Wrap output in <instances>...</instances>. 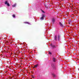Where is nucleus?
<instances>
[{"instance_id":"f257e3e1","label":"nucleus","mask_w":79,"mask_h":79,"mask_svg":"<svg viewBox=\"0 0 79 79\" xmlns=\"http://www.w3.org/2000/svg\"><path fill=\"white\" fill-rule=\"evenodd\" d=\"M51 66L53 69H55V64H52Z\"/></svg>"},{"instance_id":"f03ea898","label":"nucleus","mask_w":79,"mask_h":79,"mask_svg":"<svg viewBox=\"0 0 79 79\" xmlns=\"http://www.w3.org/2000/svg\"><path fill=\"white\" fill-rule=\"evenodd\" d=\"M5 5H6L8 7L10 6V4L8 2V1H6L5 2Z\"/></svg>"},{"instance_id":"7ed1b4c3","label":"nucleus","mask_w":79,"mask_h":79,"mask_svg":"<svg viewBox=\"0 0 79 79\" xmlns=\"http://www.w3.org/2000/svg\"><path fill=\"white\" fill-rule=\"evenodd\" d=\"M51 47L52 49H53V48H56V46H55V45L53 44H51Z\"/></svg>"},{"instance_id":"20e7f679","label":"nucleus","mask_w":79,"mask_h":79,"mask_svg":"<svg viewBox=\"0 0 79 79\" xmlns=\"http://www.w3.org/2000/svg\"><path fill=\"white\" fill-rule=\"evenodd\" d=\"M57 39L58 40V41H59L60 42L61 41V37H60V35H58L57 37Z\"/></svg>"},{"instance_id":"39448f33","label":"nucleus","mask_w":79,"mask_h":79,"mask_svg":"<svg viewBox=\"0 0 79 79\" xmlns=\"http://www.w3.org/2000/svg\"><path fill=\"white\" fill-rule=\"evenodd\" d=\"M52 24H55V19L54 18H53L52 19Z\"/></svg>"},{"instance_id":"423d86ee","label":"nucleus","mask_w":79,"mask_h":79,"mask_svg":"<svg viewBox=\"0 0 79 79\" xmlns=\"http://www.w3.org/2000/svg\"><path fill=\"white\" fill-rule=\"evenodd\" d=\"M59 24L60 26V27H64V26H63V24L61 23L60 22Z\"/></svg>"},{"instance_id":"0eeeda50","label":"nucleus","mask_w":79,"mask_h":79,"mask_svg":"<svg viewBox=\"0 0 79 79\" xmlns=\"http://www.w3.org/2000/svg\"><path fill=\"white\" fill-rule=\"evenodd\" d=\"M54 40L55 41H57V35H55L54 36Z\"/></svg>"},{"instance_id":"6e6552de","label":"nucleus","mask_w":79,"mask_h":79,"mask_svg":"<svg viewBox=\"0 0 79 79\" xmlns=\"http://www.w3.org/2000/svg\"><path fill=\"white\" fill-rule=\"evenodd\" d=\"M23 23H24L25 24H29V25H31V24L28 22H24Z\"/></svg>"},{"instance_id":"1a4fd4ad","label":"nucleus","mask_w":79,"mask_h":79,"mask_svg":"<svg viewBox=\"0 0 79 79\" xmlns=\"http://www.w3.org/2000/svg\"><path fill=\"white\" fill-rule=\"evenodd\" d=\"M16 4H17L16 3H15L14 5H12V7H16Z\"/></svg>"},{"instance_id":"9d476101","label":"nucleus","mask_w":79,"mask_h":79,"mask_svg":"<svg viewBox=\"0 0 79 79\" xmlns=\"http://www.w3.org/2000/svg\"><path fill=\"white\" fill-rule=\"evenodd\" d=\"M52 75L54 77H56V75H55V74L54 73L52 74Z\"/></svg>"},{"instance_id":"9b49d317","label":"nucleus","mask_w":79,"mask_h":79,"mask_svg":"<svg viewBox=\"0 0 79 79\" xmlns=\"http://www.w3.org/2000/svg\"><path fill=\"white\" fill-rule=\"evenodd\" d=\"M52 60H53V61L54 62H55V60H56L55 58L54 57L53 58Z\"/></svg>"},{"instance_id":"f8f14e48","label":"nucleus","mask_w":79,"mask_h":79,"mask_svg":"<svg viewBox=\"0 0 79 79\" xmlns=\"http://www.w3.org/2000/svg\"><path fill=\"white\" fill-rule=\"evenodd\" d=\"M39 65V64H37L35 65L34 66V67L35 68H37V66H38V65Z\"/></svg>"},{"instance_id":"ddd939ff","label":"nucleus","mask_w":79,"mask_h":79,"mask_svg":"<svg viewBox=\"0 0 79 79\" xmlns=\"http://www.w3.org/2000/svg\"><path fill=\"white\" fill-rule=\"evenodd\" d=\"M42 18H45V15H42Z\"/></svg>"},{"instance_id":"4468645a","label":"nucleus","mask_w":79,"mask_h":79,"mask_svg":"<svg viewBox=\"0 0 79 79\" xmlns=\"http://www.w3.org/2000/svg\"><path fill=\"white\" fill-rule=\"evenodd\" d=\"M12 17H13V18H15V15H13Z\"/></svg>"},{"instance_id":"2eb2a0df","label":"nucleus","mask_w":79,"mask_h":79,"mask_svg":"<svg viewBox=\"0 0 79 79\" xmlns=\"http://www.w3.org/2000/svg\"><path fill=\"white\" fill-rule=\"evenodd\" d=\"M41 20H44V18L42 17L41 18Z\"/></svg>"},{"instance_id":"dca6fc26","label":"nucleus","mask_w":79,"mask_h":79,"mask_svg":"<svg viewBox=\"0 0 79 79\" xmlns=\"http://www.w3.org/2000/svg\"><path fill=\"white\" fill-rule=\"evenodd\" d=\"M31 77H32V78H33V79L34 78V77L33 75H32L31 76Z\"/></svg>"},{"instance_id":"f3484780","label":"nucleus","mask_w":79,"mask_h":79,"mask_svg":"<svg viewBox=\"0 0 79 79\" xmlns=\"http://www.w3.org/2000/svg\"><path fill=\"white\" fill-rule=\"evenodd\" d=\"M49 54L50 55H51V54H52V53H51V52H49Z\"/></svg>"},{"instance_id":"a211bd4d","label":"nucleus","mask_w":79,"mask_h":79,"mask_svg":"<svg viewBox=\"0 0 79 79\" xmlns=\"http://www.w3.org/2000/svg\"><path fill=\"white\" fill-rule=\"evenodd\" d=\"M44 6H45V7H46V5H44Z\"/></svg>"},{"instance_id":"6ab92c4d","label":"nucleus","mask_w":79,"mask_h":79,"mask_svg":"<svg viewBox=\"0 0 79 79\" xmlns=\"http://www.w3.org/2000/svg\"><path fill=\"white\" fill-rule=\"evenodd\" d=\"M42 12H43V13H44V11H42Z\"/></svg>"},{"instance_id":"aec40b11","label":"nucleus","mask_w":79,"mask_h":79,"mask_svg":"<svg viewBox=\"0 0 79 79\" xmlns=\"http://www.w3.org/2000/svg\"><path fill=\"white\" fill-rule=\"evenodd\" d=\"M69 24H70V22H69Z\"/></svg>"}]
</instances>
